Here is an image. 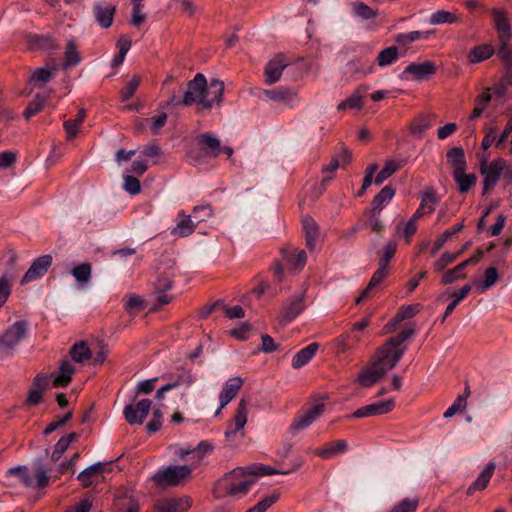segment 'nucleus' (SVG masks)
I'll list each match as a JSON object with an SVG mask.
<instances>
[{
  "label": "nucleus",
  "mask_w": 512,
  "mask_h": 512,
  "mask_svg": "<svg viewBox=\"0 0 512 512\" xmlns=\"http://www.w3.org/2000/svg\"><path fill=\"white\" fill-rule=\"evenodd\" d=\"M224 92V83L218 79H212L207 83L205 76L197 73L193 80L187 84L183 98L179 99L173 94L168 105H196L199 111L211 109L222 101Z\"/></svg>",
  "instance_id": "obj_1"
},
{
  "label": "nucleus",
  "mask_w": 512,
  "mask_h": 512,
  "mask_svg": "<svg viewBox=\"0 0 512 512\" xmlns=\"http://www.w3.org/2000/svg\"><path fill=\"white\" fill-rule=\"evenodd\" d=\"M397 365V356L392 359L381 349H377L365 366L360 370L356 382L365 388L380 381Z\"/></svg>",
  "instance_id": "obj_2"
},
{
  "label": "nucleus",
  "mask_w": 512,
  "mask_h": 512,
  "mask_svg": "<svg viewBox=\"0 0 512 512\" xmlns=\"http://www.w3.org/2000/svg\"><path fill=\"white\" fill-rule=\"evenodd\" d=\"M255 481L249 468L238 467L217 482L214 493L216 497L245 495Z\"/></svg>",
  "instance_id": "obj_3"
},
{
  "label": "nucleus",
  "mask_w": 512,
  "mask_h": 512,
  "mask_svg": "<svg viewBox=\"0 0 512 512\" xmlns=\"http://www.w3.org/2000/svg\"><path fill=\"white\" fill-rule=\"evenodd\" d=\"M480 173L483 176V194L492 189L506 170L509 169V163L504 158H496L489 162L485 155L480 157Z\"/></svg>",
  "instance_id": "obj_4"
},
{
  "label": "nucleus",
  "mask_w": 512,
  "mask_h": 512,
  "mask_svg": "<svg viewBox=\"0 0 512 512\" xmlns=\"http://www.w3.org/2000/svg\"><path fill=\"white\" fill-rule=\"evenodd\" d=\"M193 469L194 467L190 465L169 466L163 470H159L154 480L159 485L176 486L187 479Z\"/></svg>",
  "instance_id": "obj_5"
},
{
  "label": "nucleus",
  "mask_w": 512,
  "mask_h": 512,
  "mask_svg": "<svg viewBox=\"0 0 512 512\" xmlns=\"http://www.w3.org/2000/svg\"><path fill=\"white\" fill-rule=\"evenodd\" d=\"M27 329L28 324L26 321H16L0 336V349L3 351L13 350L26 337Z\"/></svg>",
  "instance_id": "obj_6"
},
{
  "label": "nucleus",
  "mask_w": 512,
  "mask_h": 512,
  "mask_svg": "<svg viewBox=\"0 0 512 512\" xmlns=\"http://www.w3.org/2000/svg\"><path fill=\"white\" fill-rule=\"evenodd\" d=\"M415 334L413 327L405 328L396 337L389 338L379 349H381L390 358L397 356V363L400 361L406 351L402 344Z\"/></svg>",
  "instance_id": "obj_7"
},
{
  "label": "nucleus",
  "mask_w": 512,
  "mask_h": 512,
  "mask_svg": "<svg viewBox=\"0 0 512 512\" xmlns=\"http://www.w3.org/2000/svg\"><path fill=\"white\" fill-rule=\"evenodd\" d=\"M326 405L324 402H316L301 414H298L290 425V431L295 434L308 428L314 421L324 414Z\"/></svg>",
  "instance_id": "obj_8"
},
{
  "label": "nucleus",
  "mask_w": 512,
  "mask_h": 512,
  "mask_svg": "<svg viewBox=\"0 0 512 512\" xmlns=\"http://www.w3.org/2000/svg\"><path fill=\"white\" fill-rule=\"evenodd\" d=\"M201 151L210 157L216 158L223 151L228 157L233 154V149L228 146L221 147L220 140L210 133L201 134L198 137Z\"/></svg>",
  "instance_id": "obj_9"
},
{
  "label": "nucleus",
  "mask_w": 512,
  "mask_h": 512,
  "mask_svg": "<svg viewBox=\"0 0 512 512\" xmlns=\"http://www.w3.org/2000/svg\"><path fill=\"white\" fill-rule=\"evenodd\" d=\"M52 260V256L49 254L37 258L22 277L20 284L25 285L44 276L48 269L51 267Z\"/></svg>",
  "instance_id": "obj_10"
},
{
  "label": "nucleus",
  "mask_w": 512,
  "mask_h": 512,
  "mask_svg": "<svg viewBox=\"0 0 512 512\" xmlns=\"http://www.w3.org/2000/svg\"><path fill=\"white\" fill-rule=\"evenodd\" d=\"M395 402L394 399H387L383 401H379L376 403H372L357 409L351 417L354 418H365L370 416H377L389 413L394 409Z\"/></svg>",
  "instance_id": "obj_11"
},
{
  "label": "nucleus",
  "mask_w": 512,
  "mask_h": 512,
  "mask_svg": "<svg viewBox=\"0 0 512 512\" xmlns=\"http://www.w3.org/2000/svg\"><path fill=\"white\" fill-rule=\"evenodd\" d=\"M493 26L497 31L499 41H509L512 37L510 21L504 9L493 8L491 10Z\"/></svg>",
  "instance_id": "obj_12"
},
{
  "label": "nucleus",
  "mask_w": 512,
  "mask_h": 512,
  "mask_svg": "<svg viewBox=\"0 0 512 512\" xmlns=\"http://www.w3.org/2000/svg\"><path fill=\"white\" fill-rule=\"evenodd\" d=\"M248 403L245 399H241L237 405L235 415L225 431L226 438H232L237 432L243 430L247 423Z\"/></svg>",
  "instance_id": "obj_13"
},
{
  "label": "nucleus",
  "mask_w": 512,
  "mask_h": 512,
  "mask_svg": "<svg viewBox=\"0 0 512 512\" xmlns=\"http://www.w3.org/2000/svg\"><path fill=\"white\" fill-rule=\"evenodd\" d=\"M248 403L245 399H241L237 405L235 415L225 431L226 438H232L237 432L243 430L247 423Z\"/></svg>",
  "instance_id": "obj_14"
},
{
  "label": "nucleus",
  "mask_w": 512,
  "mask_h": 512,
  "mask_svg": "<svg viewBox=\"0 0 512 512\" xmlns=\"http://www.w3.org/2000/svg\"><path fill=\"white\" fill-rule=\"evenodd\" d=\"M242 385L243 380L238 376L229 378L227 380L219 395L220 406L216 411V415H219L221 410L236 397Z\"/></svg>",
  "instance_id": "obj_15"
},
{
  "label": "nucleus",
  "mask_w": 512,
  "mask_h": 512,
  "mask_svg": "<svg viewBox=\"0 0 512 512\" xmlns=\"http://www.w3.org/2000/svg\"><path fill=\"white\" fill-rule=\"evenodd\" d=\"M192 506L188 496L179 498H164L156 503L157 512H186Z\"/></svg>",
  "instance_id": "obj_16"
},
{
  "label": "nucleus",
  "mask_w": 512,
  "mask_h": 512,
  "mask_svg": "<svg viewBox=\"0 0 512 512\" xmlns=\"http://www.w3.org/2000/svg\"><path fill=\"white\" fill-rule=\"evenodd\" d=\"M305 294L303 292H298L294 294L284 305L282 317L285 321H292L298 315H300L304 309Z\"/></svg>",
  "instance_id": "obj_17"
},
{
  "label": "nucleus",
  "mask_w": 512,
  "mask_h": 512,
  "mask_svg": "<svg viewBox=\"0 0 512 512\" xmlns=\"http://www.w3.org/2000/svg\"><path fill=\"white\" fill-rule=\"evenodd\" d=\"M58 370L57 374H53V387H67L72 380V375L75 373V367L70 361L62 360L59 364Z\"/></svg>",
  "instance_id": "obj_18"
},
{
  "label": "nucleus",
  "mask_w": 512,
  "mask_h": 512,
  "mask_svg": "<svg viewBox=\"0 0 512 512\" xmlns=\"http://www.w3.org/2000/svg\"><path fill=\"white\" fill-rule=\"evenodd\" d=\"M420 309H421L420 304H411V305L401 306L398 309L396 315L393 317V319L384 326V328H383L384 333L386 334V333L394 330L400 322L404 321L405 319L415 316L420 311Z\"/></svg>",
  "instance_id": "obj_19"
},
{
  "label": "nucleus",
  "mask_w": 512,
  "mask_h": 512,
  "mask_svg": "<svg viewBox=\"0 0 512 512\" xmlns=\"http://www.w3.org/2000/svg\"><path fill=\"white\" fill-rule=\"evenodd\" d=\"M388 274V268L380 266L378 264V269L373 273L367 287L361 292L359 297L356 298V304L360 303L362 300L366 298L371 297L373 290L377 288L387 278Z\"/></svg>",
  "instance_id": "obj_20"
},
{
  "label": "nucleus",
  "mask_w": 512,
  "mask_h": 512,
  "mask_svg": "<svg viewBox=\"0 0 512 512\" xmlns=\"http://www.w3.org/2000/svg\"><path fill=\"white\" fill-rule=\"evenodd\" d=\"M195 228L196 223L192 216L185 214L184 211H180L177 214V223L171 230V234L178 237H187L194 232Z\"/></svg>",
  "instance_id": "obj_21"
},
{
  "label": "nucleus",
  "mask_w": 512,
  "mask_h": 512,
  "mask_svg": "<svg viewBox=\"0 0 512 512\" xmlns=\"http://www.w3.org/2000/svg\"><path fill=\"white\" fill-rule=\"evenodd\" d=\"M348 449L347 442L345 440H335L333 442L326 443L322 448H318L315 454L322 459H332L339 454L346 452Z\"/></svg>",
  "instance_id": "obj_22"
},
{
  "label": "nucleus",
  "mask_w": 512,
  "mask_h": 512,
  "mask_svg": "<svg viewBox=\"0 0 512 512\" xmlns=\"http://www.w3.org/2000/svg\"><path fill=\"white\" fill-rule=\"evenodd\" d=\"M436 71L435 64L432 61H424L422 63H411L408 65L404 73L410 74L414 79L420 80L429 77Z\"/></svg>",
  "instance_id": "obj_23"
},
{
  "label": "nucleus",
  "mask_w": 512,
  "mask_h": 512,
  "mask_svg": "<svg viewBox=\"0 0 512 512\" xmlns=\"http://www.w3.org/2000/svg\"><path fill=\"white\" fill-rule=\"evenodd\" d=\"M286 66L287 63L285 62L283 56L278 55L273 58L265 68L266 82L268 84L277 82L280 79L282 71Z\"/></svg>",
  "instance_id": "obj_24"
},
{
  "label": "nucleus",
  "mask_w": 512,
  "mask_h": 512,
  "mask_svg": "<svg viewBox=\"0 0 512 512\" xmlns=\"http://www.w3.org/2000/svg\"><path fill=\"white\" fill-rule=\"evenodd\" d=\"M319 348L318 343H311L298 351L292 358L291 366L299 369L306 365L316 354Z\"/></svg>",
  "instance_id": "obj_25"
},
{
  "label": "nucleus",
  "mask_w": 512,
  "mask_h": 512,
  "mask_svg": "<svg viewBox=\"0 0 512 512\" xmlns=\"http://www.w3.org/2000/svg\"><path fill=\"white\" fill-rule=\"evenodd\" d=\"M303 230L306 237V245L309 250H314L317 240L319 238L318 225L315 220L310 216H305L302 220Z\"/></svg>",
  "instance_id": "obj_26"
},
{
  "label": "nucleus",
  "mask_w": 512,
  "mask_h": 512,
  "mask_svg": "<svg viewBox=\"0 0 512 512\" xmlns=\"http://www.w3.org/2000/svg\"><path fill=\"white\" fill-rule=\"evenodd\" d=\"M174 262L172 260L169 261V264L167 267H156V273H157V289L161 290H170L173 286V267Z\"/></svg>",
  "instance_id": "obj_27"
},
{
  "label": "nucleus",
  "mask_w": 512,
  "mask_h": 512,
  "mask_svg": "<svg viewBox=\"0 0 512 512\" xmlns=\"http://www.w3.org/2000/svg\"><path fill=\"white\" fill-rule=\"evenodd\" d=\"M437 196L434 190L429 189L421 194V203L415 211L416 217L421 218L425 214H430L435 210L437 204Z\"/></svg>",
  "instance_id": "obj_28"
},
{
  "label": "nucleus",
  "mask_w": 512,
  "mask_h": 512,
  "mask_svg": "<svg viewBox=\"0 0 512 512\" xmlns=\"http://www.w3.org/2000/svg\"><path fill=\"white\" fill-rule=\"evenodd\" d=\"M94 15L97 23L102 28H109L112 25L113 17L115 13V6L113 5H96L94 6Z\"/></svg>",
  "instance_id": "obj_29"
},
{
  "label": "nucleus",
  "mask_w": 512,
  "mask_h": 512,
  "mask_svg": "<svg viewBox=\"0 0 512 512\" xmlns=\"http://www.w3.org/2000/svg\"><path fill=\"white\" fill-rule=\"evenodd\" d=\"M495 468V463H488L487 466L479 474L477 479L469 486L467 493L472 494L474 491L485 489L494 473Z\"/></svg>",
  "instance_id": "obj_30"
},
{
  "label": "nucleus",
  "mask_w": 512,
  "mask_h": 512,
  "mask_svg": "<svg viewBox=\"0 0 512 512\" xmlns=\"http://www.w3.org/2000/svg\"><path fill=\"white\" fill-rule=\"evenodd\" d=\"M394 194L395 191L391 186H385L382 188V190L373 199L371 213L373 215H380L383 207L391 201Z\"/></svg>",
  "instance_id": "obj_31"
},
{
  "label": "nucleus",
  "mask_w": 512,
  "mask_h": 512,
  "mask_svg": "<svg viewBox=\"0 0 512 512\" xmlns=\"http://www.w3.org/2000/svg\"><path fill=\"white\" fill-rule=\"evenodd\" d=\"M264 94L275 102H283L286 104H291L297 98V92L289 88L265 90Z\"/></svg>",
  "instance_id": "obj_32"
},
{
  "label": "nucleus",
  "mask_w": 512,
  "mask_h": 512,
  "mask_svg": "<svg viewBox=\"0 0 512 512\" xmlns=\"http://www.w3.org/2000/svg\"><path fill=\"white\" fill-rule=\"evenodd\" d=\"M447 161L453 168V172L466 170L467 163L465 153L461 147H453L447 151Z\"/></svg>",
  "instance_id": "obj_33"
},
{
  "label": "nucleus",
  "mask_w": 512,
  "mask_h": 512,
  "mask_svg": "<svg viewBox=\"0 0 512 512\" xmlns=\"http://www.w3.org/2000/svg\"><path fill=\"white\" fill-rule=\"evenodd\" d=\"M453 178L460 193L468 192L477 182L476 174L466 173V170L453 172Z\"/></svg>",
  "instance_id": "obj_34"
},
{
  "label": "nucleus",
  "mask_w": 512,
  "mask_h": 512,
  "mask_svg": "<svg viewBox=\"0 0 512 512\" xmlns=\"http://www.w3.org/2000/svg\"><path fill=\"white\" fill-rule=\"evenodd\" d=\"M105 465L106 463H95L80 472L78 475V480L81 482L82 486L84 488L90 487L94 478L103 472Z\"/></svg>",
  "instance_id": "obj_35"
},
{
  "label": "nucleus",
  "mask_w": 512,
  "mask_h": 512,
  "mask_svg": "<svg viewBox=\"0 0 512 512\" xmlns=\"http://www.w3.org/2000/svg\"><path fill=\"white\" fill-rule=\"evenodd\" d=\"M434 34V31H411L408 33H399L395 36V42L406 46L417 40H428Z\"/></svg>",
  "instance_id": "obj_36"
},
{
  "label": "nucleus",
  "mask_w": 512,
  "mask_h": 512,
  "mask_svg": "<svg viewBox=\"0 0 512 512\" xmlns=\"http://www.w3.org/2000/svg\"><path fill=\"white\" fill-rule=\"evenodd\" d=\"M419 217H416L415 214L405 223H399L396 226V235L402 236L405 239V242L409 244L411 242V238L417 231V220Z\"/></svg>",
  "instance_id": "obj_37"
},
{
  "label": "nucleus",
  "mask_w": 512,
  "mask_h": 512,
  "mask_svg": "<svg viewBox=\"0 0 512 512\" xmlns=\"http://www.w3.org/2000/svg\"><path fill=\"white\" fill-rule=\"evenodd\" d=\"M151 408V401L149 399H143L132 409L130 406V424L139 423L141 424Z\"/></svg>",
  "instance_id": "obj_38"
},
{
  "label": "nucleus",
  "mask_w": 512,
  "mask_h": 512,
  "mask_svg": "<svg viewBox=\"0 0 512 512\" xmlns=\"http://www.w3.org/2000/svg\"><path fill=\"white\" fill-rule=\"evenodd\" d=\"M494 53V49L490 44L475 46L469 53L470 63H479L489 59Z\"/></svg>",
  "instance_id": "obj_39"
},
{
  "label": "nucleus",
  "mask_w": 512,
  "mask_h": 512,
  "mask_svg": "<svg viewBox=\"0 0 512 512\" xmlns=\"http://www.w3.org/2000/svg\"><path fill=\"white\" fill-rule=\"evenodd\" d=\"M459 20V17L453 12L446 10H436L429 17L431 25L453 24Z\"/></svg>",
  "instance_id": "obj_40"
},
{
  "label": "nucleus",
  "mask_w": 512,
  "mask_h": 512,
  "mask_svg": "<svg viewBox=\"0 0 512 512\" xmlns=\"http://www.w3.org/2000/svg\"><path fill=\"white\" fill-rule=\"evenodd\" d=\"M80 61H81V56L77 50L75 41L69 40L66 45V49H65V53H64V63H63L64 68L75 66V65L79 64Z\"/></svg>",
  "instance_id": "obj_41"
},
{
  "label": "nucleus",
  "mask_w": 512,
  "mask_h": 512,
  "mask_svg": "<svg viewBox=\"0 0 512 512\" xmlns=\"http://www.w3.org/2000/svg\"><path fill=\"white\" fill-rule=\"evenodd\" d=\"M463 224L460 223L453 228L447 229L440 236L436 238L434 241L433 247L431 249V255L434 256L443 246L444 244L452 238L453 235L457 234L463 229Z\"/></svg>",
  "instance_id": "obj_42"
},
{
  "label": "nucleus",
  "mask_w": 512,
  "mask_h": 512,
  "mask_svg": "<svg viewBox=\"0 0 512 512\" xmlns=\"http://www.w3.org/2000/svg\"><path fill=\"white\" fill-rule=\"evenodd\" d=\"M399 57L398 48L390 46L381 50L377 56V64L380 67H386L393 64Z\"/></svg>",
  "instance_id": "obj_43"
},
{
  "label": "nucleus",
  "mask_w": 512,
  "mask_h": 512,
  "mask_svg": "<svg viewBox=\"0 0 512 512\" xmlns=\"http://www.w3.org/2000/svg\"><path fill=\"white\" fill-rule=\"evenodd\" d=\"M85 117L86 111L84 109H80L74 120L70 119L64 122V129L68 139H72L77 135L79 126L83 123Z\"/></svg>",
  "instance_id": "obj_44"
},
{
  "label": "nucleus",
  "mask_w": 512,
  "mask_h": 512,
  "mask_svg": "<svg viewBox=\"0 0 512 512\" xmlns=\"http://www.w3.org/2000/svg\"><path fill=\"white\" fill-rule=\"evenodd\" d=\"M70 355L75 362L82 363L92 357V353L83 341L75 343L70 349Z\"/></svg>",
  "instance_id": "obj_45"
},
{
  "label": "nucleus",
  "mask_w": 512,
  "mask_h": 512,
  "mask_svg": "<svg viewBox=\"0 0 512 512\" xmlns=\"http://www.w3.org/2000/svg\"><path fill=\"white\" fill-rule=\"evenodd\" d=\"M402 166L401 162H396L393 159H387L385 161V165L382 168L381 171L377 174L374 182L376 184H381L384 182L387 178H389L392 174H394L400 167Z\"/></svg>",
  "instance_id": "obj_46"
},
{
  "label": "nucleus",
  "mask_w": 512,
  "mask_h": 512,
  "mask_svg": "<svg viewBox=\"0 0 512 512\" xmlns=\"http://www.w3.org/2000/svg\"><path fill=\"white\" fill-rule=\"evenodd\" d=\"M472 289V285L471 284H465L464 286H462V288L458 291V292H454L452 294V296L454 297L453 301L446 307V310L444 312V315H443V319L442 321H444L446 319V317H448L453 311L454 309L457 307V305L464 299L467 297V295L470 293Z\"/></svg>",
  "instance_id": "obj_47"
},
{
  "label": "nucleus",
  "mask_w": 512,
  "mask_h": 512,
  "mask_svg": "<svg viewBox=\"0 0 512 512\" xmlns=\"http://www.w3.org/2000/svg\"><path fill=\"white\" fill-rule=\"evenodd\" d=\"M465 263H459L453 269L446 271L442 277L441 284L447 285L466 278L464 273Z\"/></svg>",
  "instance_id": "obj_48"
},
{
  "label": "nucleus",
  "mask_w": 512,
  "mask_h": 512,
  "mask_svg": "<svg viewBox=\"0 0 512 512\" xmlns=\"http://www.w3.org/2000/svg\"><path fill=\"white\" fill-rule=\"evenodd\" d=\"M363 107V97L358 90L354 91L345 101L338 104L337 110L342 111L345 109L360 110Z\"/></svg>",
  "instance_id": "obj_49"
},
{
  "label": "nucleus",
  "mask_w": 512,
  "mask_h": 512,
  "mask_svg": "<svg viewBox=\"0 0 512 512\" xmlns=\"http://www.w3.org/2000/svg\"><path fill=\"white\" fill-rule=\"evenodd\" d=\"M353 12L355 16L364 19V20H370L374 19L378 16V11L372 9L368 5H366L363 2L356 1L352 4Z\"/></svg>",
  "instance_id": "obj_50"
},
{
  "label": "nucleus",
  "mask_w": 512,
  "mask_h": 512,
  "mask_svg": "<svg viewBox=\"0 0 512 512\" xmlns=\"http://www.w3.org/2000/svg\"><path fill=\"white\" fill-rule=\"evenodd\" d=\"M28 41L32 46L40 49L56 48L55 40L50 35H30Z\"/></svg>",
  "instance_id": "obj_51"
},
{
  "label": "nucleus",
  "mask_w": 512,
  "mask_h": 512,
  "mask_svg": "<svg viewBox=\"0 0 512 512\" xmlns=\"http://www.w3.org/2000/svg\"><path fill=\"white\" fill-rule=\"evenodd\" d=\"M117 48L118 52L111 61V67L113 69H116L123 64L128 52V39L125 36L119 38L117 42Z\"/></svg>",
  "instance_id": "obj_52"
},
{
  "label": "nucleus",
  "mask_w": 512,
  "mask_h": 512,
  "mask_svg": "<svg viewBox=\"0 0 512 512\" xmlns=\"http://www.w3.org/2000/svg\"><path fill=\"white\" fill-rule=\"evenodd\" d=\"M46 99L44 96L36 95L33 101H31L23 112V116L26 120H29L32 116L36 115L44 108Z\"/></svg>",
  "instance_id": "obj_53"
},
{
  "label": "nucleus",
  "mask_w": 512,
  "mask_h": 512,
  "mask_svg": "<svg viewBox=\"0 0 512 512\" xmlns=\"http://www.w3.org/2000/svg\"><path fill=\"white\" fill-rule=\"evenodd\" d=\"M13 276L7 273L0 277V307L8 300L12 290Z\"/></svg>",
  "instance_id": "obj_54"
},
{
  "label": "nucleus",
  "mask_w": 512,
  "mask_h": 512,
  "mask_svg": "<svg viewBox=\"0 0 512 512\" xmlns=\"http://www.w3.org/2000/svg\"><path fill=\"white\" fill-rule=\"evenodd\" d=\"M73 277L81 284L87 283L91 278L92 267L90 263H81L71 271Z\"/></svg>",
  "instance_id": "obj_55"
},
{
  "label": "nucleus",
  "mask_w": 512,
  "mask_h": 512,
  "mask_svg": "<svg viewBox=\"0 0 512 512\" xmlns=\"http://www.w3.org/2000/svg\"><path fill=\"white\" fill-rule=\"evenodd\" d=\"M286 260L291 268L300 270L306 263L307 255L304 250L295 249L288 256H286Z\"/></svg>",
  "instance_id": "obj_56"
},
{
  "label": "nucleus",
  "mask_w": 512,
  "mask_h": 512,
  "mask_svg": "<svg viewBox=\"0 0 512 512\" xmlns=\"http://www.w3.org/2000/svg\"><path fill=\"white\" fill-rule=\"evenodd\" d=\"M7 474L19 477L23 485L26 487H32L34 484L33 478L30 475L29 468L27 466H17L10 468L7 471Z\"/></svg>",
  "instance_id": "obj_57"
},
{
  "label": "nucleus",
  "mask_w": 512,
  "mask_h": 512,
  "mask_svg": "<svg viewBox=\"0 0 512 512\" xmlns=\"http://www.w3.org/2000/svg\"><path fill=\"white\" fill-rule=\"evenodd\" d=\"M396 250H397V243L394 240L388 241L380 253L378 264L380 266L388 268L389 262L393 258Z\"/></svg>",
  "instance_id": "obj_58"
},
{
  "label": "nucleus",
  "mask_w": 512,
  "mask_h": 512,
  "mask_svg": "<svg viewBox=\"0 0 512 512\" xmlns=\"http://www.w3.org/2000/svg\"><path fill=\"white\" fill-rule=\"evenodd\" d=\"M461 254V251L456 253L444 252L433 264V268L440 272L443 271L449 264L453 263L457 257Z\"/></svg>",
  "instance_id": "obj_59"
},
{
  "label": "nucleus",
  "mask_w": 512,
  "mask_h": 512,
  "mask_svg": "<svg viewBox=\"0 0 512 512\" xmlns=\"http://www.w3.org/2000/svg\"><path fill=\"white\" fill-rule=\"evenodd\" d=\"M133 2V13L131 18V23L140 27L146 21V14L143 11V6L141 4L142 0H131Z\"/></svg>",
  "instance_id": "obj_60"
},
{
  "label": "nucleus",
  "mask_w": 512,
  "mask_h": 512,
  "mask_svg": "<svg viewBox=\"0 0 512 512\" xmlns=\"http://www.w3.org/2000/svg\"><path fill=\"white\" fill-rule=\"evenodd\" d=\"M211 450H212V446L209 443L201 442V443H199L197 448H195L192 451H181L180 456L184 457V456L188 455L189 453H192L193 454V458H195L196 462L198 463Z\"/></svg>",
  "instance_id": "obj_61"
},
{
  "label": "nucleus",
  "mask_w": 512,
  "mask_h": 512,
  "mask_svg": "<svg viewBox=\"0 0 512 512\" xmlns=\"http://www.w3.org/2000/svg\"><path fill=\"white\" fill-rule=\"evenodd\" d=\"M191 216L197 225L212 216V209L209 205H199L194 207L193 214Z\"/></svg>",
  "instance_id": "obj_62"
},
{
  "label": "nucleus",
  "mask_w": 512,
  "mask_h": 512,
  "mask_svg": "<svg viewBox=\"0 0 512 512\" xmlns=\"http://www.w3.org/2000/svg\"><path fill=\"white\" fill-rule=\"evenodd\" d=\"M418 507L417 499H404L389 512H415Z\"/></svg>",
  "instance_id": "obj_63"
},
{
  "label": "nucleus",
  "mask_w": 512,
  "mask_h": 512,
  "mask_svg": "<svg viewBox=\"0 0 512 512\" xmlns=\"http://www.w3.org/2000/svg\"><path fill=\"white\" fill-rule=\"evenodd\" d=\"M51 379H53V374L39 373L33 378L31 386L44 392L49 387Z\"/></svg>",
  "instance_id": "obj_64"
}]
</instances>
